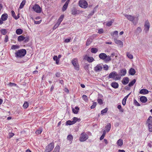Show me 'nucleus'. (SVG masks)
Listing matches in <instances>:
<instances>
[{
	"label": "nucleus",
	"instance_id": "6",
	"mask_svg": "<svg viewBox=\"0 0 152 152\" xmlns=\"http://www.w3.org/2000/svg\"><path fill=\"white\" fill-rule=\"evenodd\" d=\"M72 63L75 69L76 70H78L79 69V66L77 59L75 58L73 59L72 61Z\"/></svg>",
	"mask_w": 152,
	"mask_h": 152
},
{
	"label": "nucleus",
	"instance_id": "62",
	"mask_svg": "<svg viewBox=\"0 0 152 152\" xmlns=\"http://www.w3.org/2000/svg\"><path fill=\"white\" fill-rule=\"evenodd\" d=\"M34 23L36 24H39L41 23V21H37L34 20Z\"/></svg>",
	"mask_w": 152,
	"mask_h": 152
},
{
	"label": "nucleus",
	"instance_id": "30",
	"mask_svg": "<svg viewBox=\"0 0 152 152\" xmlns=\"http://www.w3.org/2000/svg\"><path fill=\"white\" fill-rule=\"evenodd\" d=\"M23 31L20 28H18L16 30V33L18 35H20L21 34L23 33Z\"/></svg>",
	"mask_w": 152,
	"mask_h": 152
},
{
	"label": "nucleus",
	"instance_id": "22",
	"mask_svg": "<svg viewBox=\"0 0 152 152\" xmlns=\"http://www.w3.org/2000/svg\"><path fill=\"white\" fill-rule=\"evenodd\" d=\"M8 18V15L6 13H5L3 14L1 17V19L3 21H4L7 19V18Z\"/></svg>",
	"mask_w": 152,
	"mask_h": 152
},
{
	"label": "nucleus",
	"instance_id": "12",
	"mask_svg": "<svg viewBox=\"0 0 152 152\" xmlns=\"http://www.w3.org/2000/svg\"><path fill=\"white\" fill-rule=\"evenodd\" d=\"M115 42L117 44L120 46L121 48H122L123 46V42L120 40H118L114 38V39Z\"/></svg>",
	"mask_w": 152,
	"mask_h": 152
},
{
	"label": "nucleus",
	"instance_id": "60",
	"mask_svg": "<svg viewBox=\"0 0 152 152\" xmlns=\"http://www.w3.org/2000/svg\"><path fill=\"white\" fill-rule=\"evenodd\" d=\"M8 37L7 35H6L5 36V39H4V42H7L8 41Z\"/></svg>",
	"mask_w": 152,
	"mask_h": 152
},
{
	"label": "nucleus",
	"instance_id": "29",
	"mask_svg": "<svg viewBox=\"0 0 152 152\" xmlns=\"http://www.w3.org/2000/svg\"><path fill=\"white\" fill-rule=\"evenodd\" d=\"M79 109L78 107H75V109H72V111L74 113L76 114L77 113Z\"/></svg>",
	"mask_w": 152,
	"mask_h": 152
},
{
	"label": "nucleus",
	"instance_id": "21",
	"mask_svg": "<svg viewBox=\"0 0 152 152\" xmlns=\"http://www.w3.org/2000/svg\"><path fill=\"white\" fill-rule=\"evenodd\" d=\"M140 101L143 103H145L147 101L146 97L145 96H141L140 98Z\"/></svg>",
	"mask_w": 152,
	"mask_h": 152
},
{
	"label": "nucleus",
	"instance_id": "11",
	"mask_svg": "<svg viewBox=\"0 0 152 152\" xmlns=\"http://www.w3.org/2000/svg\"><path fill=\"white\" fill-rule=\"evenodd\" d=\"M102 69V66L101 64H97L94 67V70L96 72L101 71Z\"/></svg>",
	"mask_w": 152,
	"mask_h": 152
},
{
	"label": "nucleus",
	"instance_id": "37",
	"mask_svg": "<svg viewBox=\"0 0 152 152\" xmlns=\"http://www.w3.org/2000/svg\"><path fill=\"white\" fill-rule=\"evenodd\" d=\"M26 0H23L22 1V2L20 4V5L19 7V8L20 9H22L24 5L26 3Z\"/></svg>",
	"mask_w": 152,
	"mask_h": 152
},
{
	"label": "nucleus",
	"instance_id": "28",
	"mask_svg": "<svg viewBox=\"0 0 152 152\" xmlns=\"http://www.w3.org/2000/svg\"><path fill=\"white\" fill-rule=\"evenodd\" d=\"M18 40L19 42H21L24 40L25 39V37L22 35L20 36L18 38Z\"/></svg>",
	"mask_w": 152,
	"mask_h": 152
},
{
	"label": "nucleus",
	"instance_id": "48",
	"mask_svg": "<svg viewBox=\"0 0 152 152\" xmlns=\"http://www.w3.org/2000/svg\"><path fill=\"white\" fill-rule=\"evenodd\" d=\"M1 33L2 34L5 35L7 34V32L6 29H2L1 30Z\"/></svg>",
	"mask_w": 152,
	"mask_h": 152
},
{
	"label": "nucleus",
	"instance_id": "7",
	"mask_svg": "<svg viewBox=\"0 0 152 152\" xmlns=\"http://www.w3.org/2000/svg\"><path fill=\"white\" fill-rule=\"evenodd\" d=\"M150 27V24L148 20H146L145 22L144 25V29L146 33L148 32L149 31Z\"/></svg>",
	"mask_w": 152,
	"mask_h": 152
},
{
	"label": "nucleus",
	"instance_id": "43",
	"mask_svg": "<svg viewBox=\"0 0 152 152\" xmlns=\"http://www.w3.org/2000/svg\"><path fill=\"white\" fill-rule=\"evenodd\" d=\"M142 31V29L140 27H138L137 28V30H136L137 33L139 34Z\"/></svg>",
	"mask_w": 152,
	"mask_h": 152
},
{
	"label": "nucleus",
	"instance_id": "45",
	"mask_svg": "<svg viewBox=\"0 0 152 152\" xmlns=\"http://www.w3.org/2000/svg\"><path fill=\"white\" fill-rule=\"evenodd\" d=\"M42 132V129H39L37 130L36 131L35 133L37 134H40Z\"/></svg>",
	"mask_w": 152,
	"mask_h": 152
},
{
	"label": "nucleus",
	"instance_id": "31",
	"mask_svg": "<svg viewBox=\"0 0 152 152\" xmlns=\"http://www.w3.org/2000/svg\"><path fill=\"white\" fill-rule=\"evenodd\" d=\"M111 34L114 37H116L118 36V31H115L113 33H111Z\"/></svg>",
	"mask_w": 152,
	"mask_h": 152
},
{
	"label": "nucleus",
	"instance_id": "39",
	"mask_svg": "<svg viewBox=\"0 0 152 152\" xmlns=\"http://www.w3.org/2000/svg\"><path fill=\"white\" fill-rule=\"evenodd\" d=\"M113 21L114 20H113L110 21H109L106 24V25L108 26H111Z\"/></svg>",
	"mask_w": 152,
	"mask_h": 152
},
{
	"label": "nucleus",
	"instance_id": "46",
	"mask_svg": "<svg viewBox=\"0 0 152 152\" xmlns=\"http://www.w3.org/2000/svg\"><path fill=\"white\" fill-rule=\"evenodd\" d=\"M73 122L72 121H71L69 120L68 121L66 122V124L67 125H72L74 124V123H73Z\"/></svg>",
	"mask_w": 152,
	"mask_h": 152
},
{
	"label": "nucleus",
	"instance_id": "50",
	"mask_svg": "<svg viewBox=\"0 0 152 152\" xmlns=\"http://www.w3.org/2000/svg\"><path fill=\"white\" fill-rule=\"evenodd\" d=\"M28 103L27 102H25L23 104V107L25 108H26L28 107Z\"/></svg>",
	"mask_w": 152,
	"mask_h": 152
},
{
	"label": "nucleus",
	"instance_id": "23",
	"mask_svg": "<svg viewBox=\"0 0 152 152\" xmlns=\"http://www.w3.org/2000/svg\"><path fill=\"white\" fill-rule=\"evenodd\" d=\"M135 72V69L132 68H131L129 71V74L132 75H134Z\"/></svg>",
	"mask_w": 152,
	"mask_h": 152
},
{
	"label": "nucleus",
	"instance_id": "5",
	"mask_svg": "<svg viewBox=\"0 0 152 152\" xmlns=\"http://www.w3.org/2000/svg\"><path fill=\"white\" fill-rule=\"evenodd\" d=\"M79 6L85 9L87 7L88 4L85 0H80L79 1Z\"/></svg>",
	"mask_w": 152,
	"mask_h": 152
},
{
	"label": "nucleus",
	"instance_id": "16",
	"mask_svg": "<svg viewBox=\"0 0 152 152\" xmlns=\"http://www.w3.org/2000/svg\"><path fill=\"white\" fill-rule=\"evenodd\" d=\"M129 82V79L128 77H124L122 80V83L123 84L126 85Z\"/></svg>",
	"mask_w": 152,
	"mask_h": 152
},
{
	"label": "nucleus",
	"instance_id": "3",
	"mask_svg": "<svg viewBox=\"0 0 152 152\" xmlns=\"http://www.w3.org/2000/svg\"><path fill=\"white\" fill-rule=\"evenodd\" d=\"M108 77L110 78H113L115 80H119L121 78L120 75L118 74L115 71H113L110 73L108 76Z\"/></svg>",
	"mask_w": 152,
	"mask_h": 152
},
{
	"label": "nucleus",
	"instance_id": "35",
	"mask_svg": "<svg viewBox=\"0 0 152 152\" xmlns=\"http://www.w3.org/2000/svg\"><path fill=\"white\" fill-rule=\"evenodd\" d=\"M67 139L69 140L70 143H71L73 139L72 136L71 134L69 135L67 137Z\"/></svg>",
	"mask_w": 152,
	"mask_h": 152
},
{
	"label": "nucleus",
	"instance_id": "57",
	"mask_svg": "<svg viewBox=\"0 0 152 152\" xmlns=\"http://www.w3.org/2000/svg\"><path fill=\"white\" fill-rule=\"evenodd\" d=\"M104 32V30L102 28H100L98 30V33L99 34H101Z\"/></svg>",
	"mask_w": 152,
	"mask_h": 152
},
{
	"label": "nucleus",
	"instance_id": "33",
	"mask_svg": "<svg viewBox=\"0 0 152 152\" xmlns=\"http://www.w3.org/2000/svg\"><path fill=\"white\" fill-rule=\"evenodd\" d=\"M98 51L97 48H92L91 49V52L92 53H96Z\"/></svg>",
	"mask_w": 152,
	"mask_h": 152
},
{
	"label": "nucleus",
	"instance_id": "36",
	"mask_svg": "<svg viewBox=\"0 0 152 152\" xmlns=\"http://www.w3.org/2000/svg\"><path fill=\"white\" fill-rule=\"evenodd\" d=\"M136 82V80L135 79H134L132 81L129 83V86L130 87L132 86Z\"/></svg>",
	"mask_w": 152,
	"mask_h": 152
},
{
	"label": "nucleus",
	"instance_id": "34",
	"mask_svg": "<svg viewBox=\"0 0 152 152\" xmlns=\"http://www.w3.org/2000/svg\"><path fill=\"white\" fill-rule=\"evenodd\" d=\"M53 59L54 60L56 61V64H58L59 61V60L58 59V57H57V56H54V57H53Z\"/></svg>",
	"mask_w": 152,
	"mask_h": 152
},
{
	"label": "nucleus",
	"instance_id": "14",
	"mask_svg": "<svg viewBox=\"0 0 152 152\" xmlns=\"http://www.w3.org/2000/svg\"><path fill=\"white\" fill-rule=\"evenodd\" d=\"M69 1V0H68L66 1L65 4L62 7V10L64 12L66 10Z\"/></svg>",
	"mask_w": 152,
	"mask_h": 152
},
{
	"label": "nucleus",
	"instance_id": "2",
	"mask_svg": "<svg viewBox=\"0 0 152 152\" xmlns=\"http://www.w3.org/2000/svg\"><path fill=\"white\" fill-rule=\"evenodd\" d=\"M26 50L22 49L18 50L15 53V56L17 58H21L24 57L26 54Z\"/></svg>",
	"mask_w": 152,
	"mask_h": 152
},
{
	"label": "nucleus",
	"instance_id": "17",
	"mask_svg": "<svg viewBox=\"0 0 152 152\" xmlns=\"http://www.w3.org/2000/svg\"><path fill=\"white\" fill-rule=\"evenodd\" d=\"M84 59L86 60L89 62L91 63L93 62L94 60V58L91 57H87L86 56Z\"/></svg>",
	"mask_w": 152,
	"mask_h": 152
},
{
	"label": "nucleus",
	"instance_id": "63",
	"mask_svg": "<svg viewBox=\"0 0 152 152\" xmlns=\"http://www.w3.org/2000/svg\"><path fill=\"white\" fill-rule=\"evenodd\" d=\"M56 76L57 77H60V74L59 73H57L56 74Z\"/></svg>",
	"mask_w": 152,
	"mask_h": 152
},
{
	"label": "nucleus",
	"instance_id": "64",
	"mask_svg": "<svg viewBox=\"0 0 152 152\" xmlns=\"http://www.w3.org/2000/svg\"><path fill=\"white\" fill-rule=\"evenodd\" d=\"M24 40V41L25 42H28L29 40L28 38H26V37L25 38V39Z\"/></svg>",
	"mask_w": 152,
	"mask_h": 152
},
{
	"label": "nucleus",
	"instance_id": "10",
	"mask_svg": "<svg viewBox=\"0 0 152 152\" xmlns=\"http://www.w3.org/2000/svg\"><path fill=\"white\" fill-rule=\"evenodd\" d=\"M33 9L37 13H40L41 12V9L39 6L37 4H36L34 6Z\"/></svg>",
	"mask_w": 152,
	"mask_h": 152
},
{
	"label": "nucleus",
	"instance_id": "32",
	"mask_svg": "<svg viewBox=\"0 0 152 152\" xmlns=\"http://www.w3.org/2000/svg\"><path fill=\"white\" fill-rule=\"evenodd\" d=\"M11 14L12 16L13 17H14L15 19L16 20L18 19V18H19V16H18V17H17L15 16V12L14 11L12 10L11 11Z\"/></svg>",
	"mask_w": 152,
	"mask_h": 152
},
{
	"label": "nucleus",
	"instance_id": "38",
	"mask_svg": "<svg viewBox=\"0 0 152 152\" xmlns=\"http://www.w3.org/2000/svg\"><path fill=\"white\" fill-rule=\"evenodd\" d=\"M60 147L59 146H56L54 149L53 152H59Z\"/></svg>",
	"mask_w": 152,
	"mask_h": 152
},
{
	"label": "nucleus",
	"instance_id": "44",
	"mask_svg": "<svg viewBox=\"0 0 152 152\" xmlns=\"http://www.w3.org/2000/svg\"><path fill=\"white\" fill-rule=\"evenodd\" d=\"M83 99L86 102L88 101V98L87 96L85 95H83L82 96Z\"/></svg>",
	"mask_w": 152,
	"mask_h": 152
},
{
	"label": "nucleus",
	"instance_id": "59",
	"mask_svg": "<svg viewBox=\"0 0 152 152\" xmlns=\"http://www.w3.org/2000/svg\"><path fill=\"white\" fill-rule=\"evenodd\" d=\"M126 100H125V99H123L122 102V104L123 105H125L126 104Z\"/></svg>",
	"mask_w": 152,
	"mask_h": 152
},
{
	"label": "nucleus",
	"instance_id": "8",
	"mask_svg": "<svg viewBox=\"0 0 152 152\" xmlns=\"http://www.w3.org/2000/svg\"><path fill=\"white\" fill-rule=\"evenodd\" d=\"M88 137V136L84 132H83L81 134L80 138V140L81 142H84L87 140Z\"/></svg>",
	"mask_w": 152,
	"mask_h": 152
},
{
	"label": "nucleus",
	"instance_id": "49",
	"mask_svg": "<svg viewBox=\"0 0 152 152\" xmlns=\"http://www.w3.org/2000/svg\"><path fill=\"white\" fill-rule=\"evenodd\" d=\"M107 110H108L107 108L102 110L101 111V114H103L104 113H106L107 112Z\"/></svg>",
	"mask_w": 152,
	"mask_h": 152
},
{
	"label": "nucleus",
	"instance_id": "41",
	"mask_svg": "<svg viewBox=\"0 0 152 152\" xmlns=\"http://www.w3.org/2000/svg\"><path fill=\"white\" fill-rule=\"evenodd\" d=\"M60 24V23H59L57 22L56 23L55 25L53 27V30H55L57 28H58L59 25Z\"/></svg>",
	"mask_w": 152,
	"mask_h": 152
},
{
	"label": "nucleus",
	"instance_id": "1",
	"mask_svg": "<svg viewBox=\"0 0 152 152\" xmlns=\"http://www.w3.org/2000/svg\"><path fill=\"white\" fill-rule=\"evenodd\" d=\"M124 15L129 21L132 22L133 23L136 25L138 22V18L137 17L132 16L130 15L124 14Z\"/></svg>",
	"mask_w": 152,
	"mask_h": 152
},
{
	"label": "nucleus",
	"instance_id": "40",
	"mask_svg": "<svg viewBox=\"0 0 152 152\" xmlns=\"http://www.w3.org/2000/svg\"><path fill=\"white\" fill-rule=\"evenodd\" d=\"M19 48V46L18 45H12L11 47V49L13 50H15Z\"/></svg>",
	"mask_w": 152,
	"mask_h": 152
},
{
	"label": "nucleus",
	"instance_id": "15",
	"mask_svg": "<svg viewBox=\"0 0 152 152\" xmlns=\"http://www.w3.org/2000/svg\"><path fill=\"white\" fill-rule=\"evenodd\" d=\"M120 74H119L120 75V77H121V76H125L126 73V69H124L120 70Z\"/></svg>",
	"mask_w": 152,
	"mask_h": 152
},
{
	"label": "nucleus",
	"instance_id": "56",
	"mask_svg": "<svg viewBox=\"0 0 152 152\" xmlns=\"http://www.w3.org/2000/svg\"><path fill=\"white\" fill-rule=\"evenodd\" d=\"M105 60L106 61H110L111 60L110 56H107V57H106V58L105 59Z\"/></svg>",
	"mask_w": 152,
	"mask_h": 152
},
{
	"label": "nucleus",
	"instance_id": "52",
	"mask_svg": "<svg viewBox=\"0 0 152 152\" xmlns=\"http://www.w3.org/2000/svg\"><path fill=\"white\" fill-rule=\"evenodd\" d=\"M97 103L96 102H93L92 105L91 106V109L94 108L96 106Z\"/></svg>",
	"mask_w": 152,
	"mask_h": 152
},
{
	"label": "nucleus",
	"instance_id": "26",
	"mask_svg": "<svg viewBox=\"0 0 152 152\" xmlns=\"http://www.w3.org/2000/svg\"><path fill=\"white\" fill-rule=\"evenodd\" d=\"M117 143L118 146H121L123 144V140L121 139L118 140L117 141Z\"/></svg>",
	"mask_w": 152,
	"mask_h": 152
},
{
	"label": "nucleus",
	"instance_id": "4",
	"mask_svg": "<svg viewBox=\"0 0 152 152\" xmlns=\"http://www.w3.org/2000/svg\"><path fill=\"white\" fill-rule=\"evenodd\" d=\"M146 124L148 128V130L150 132H152V117L150 116L147 119Z\"/></svg>",
	"mask_w": 152,
	"mask_h": 152
},
{
	"label": "nucleus",
	"instance_id": "61",
	"mask_svg": "<svg viewBox=\"0 0 152 152\" xmlns=\"http://www.w3.org/2000/svg\"><path fill=\"white\" fill-rule=\"evenodd\" d=\"M71 40V39H66L64 40V42L66 43L69 42Z\"/></svg>",
	"mask_w": 152,
	"mask_h": 152
},
{
	"label": "nucleus",
	"instance_id": "9",
	"mask_svg": "<svg viewBox=\"0 0 152 152\" xmlns=\"http://www.w3.org/2000/svg\"><path fill=\"white\" fill-rule=\"evenodd\" d=\"M54 147V145L53 143H51L49 144L46 148L45 152H50L53 149Z\"/></svg>",
	"mask_w": 152,
	"mask_h": 152
},
{
	"label": "nucleus",
	"instance_id": "13",
	"mask_svg": "<svg viewBox=\"0 0 152 152\" xmlns=\"http://www.w3.org/2000/svg\"><path fill=\"white\" fill-rule=\"evenodd\" d=\"M80 12V11L77 10L75 8H73L71 10L72 14V15H76V14H79Z\"/></svg>",
	"mask_w": 152,
	"mask_h": 152
},
{
	"label": "nucleus",
	"instance_id": "58",
	"mask_svg": "<svg viewBox=\"0 0 152 152\" xmlns=\"http://www.w3.org/2000/svg\"><path fill=\"white\" fill-rule=\"evenodd\" d=\"M104 70H107L108 69V66L107 65H105L104 66Z\"/></svg>",
	"mask_w": 152,
	"mask_h": 152
},
{
	"label": "nucleus",
	"instance_id": "53",
	"mask_svg": "<svg viewBox=\"0 0 152 152\" xmlns=\"http://www.w3.org/2000/svg\"><path fill=\"white\" fill-rule=\"evenodd\" d=\"M97 102L99 104H103V101L102 100L100 99H99L97 100Z\"/></svg>",
	"mask_w": 152,
	"mask_h": 152
},
{
	"label": "nucleus",
	"instance_id": "25",
	"mask_svg": "<svg viewBox=\"0 0 152 152\" xmlns=\"http://www.w3.org/2000/svg\"><path fill=\"white\" fill-rule=\"evenodd\" d=\"M92 40L91 38H88L87 40L86 45V46H88L92 42Z\"/></svg>",
	"mask_w": 152,
	"mask_h": 152
},
{
	"label": "nucleus",
	"instance_id": "42",
	"mask_svg": "<svg viewBox=\"0 0 152 152\" xmlns=\"http://www.w3.org/2000/svg\"><path fill=\"white\" fill-rule=\"evenodd\" d=\"M127 56L130 59H132L133 58V55L130 54L129 53L127 52L126 53Z\"/></svg>",
	"mask_w": 152,
	"mask_h": 152
},
{
	"label": "nucleus",
	"instance_id": "27",
	"mask_svg": "<svg viewBox=\"0 0 152 152\" xmlns=\"http://www.w3.org/2000/svg\"><path fill=\"white\" fill-rule=\"evenodd\" d=\"M64 17V15H61L58 20L57 22L61 24V22L63 20V18Z\"/></svg>",
	"mask_w": 152,
	"mask_h": 152
},
{
	"label": "nucleus",
	"instance_id": "24",
	"mask_svg": "<svg viewBox=\"0 0 152 152\" xmlns=\"http://www.w3.org/2000/svg\"><path fill=\"white\" fill-rule=\"evenodd\" d=\"M111 127V124L110 123H108L105 126V128L106 129V131L107 132L110 130Z\"/></svg>",
	"mask_w": 152,
	"mask_h": 152
},
{
	"label": "nucleus",
	"instance_id": "51",
	"mask_svg": "<svg viewBox=\"0 0 152 152\" xmlns=\"http://www.w3.org/2000/svg\"><path fill=\"white\" fill-rule=\"evenodd\" d=\"M117 108L118 109H119L120 110V111L121 112H124V110L121 108V105H118V106Z\"/></svg>",
	"mask_w": 152,
	"mask_h": 152
},
{
	"label": "nucleus",
	"instance_id": "19",
	"mask_svg": "<svg viewBox=\"0 0 152 152\" xmlns=\"http://www.w3.org/2000/svg\"><path fill=\"white\" fill-rule=\"evenodd\" d=\"M149 91L148 90L145 89H142L140 91V93L142 94H145L148 93Z\"/></svg>",
	"mask_w": 152,
	"mask_h": 152
},
{
	"label": "nucleus",
	"instance_id": "20",
	"mask_svg": "<svg viewBox=\"0 0 152 152\" xmlns=\"http://www.w3.org/2000/svg\"><path fill=\"white\" fill-rule=\"evenodd\" d=\"M111 86L113 88H116L118 87V83L116 82H113L111 83Z\"/></svg>",
	"mask_w": 152,
	"mask_h": 152
},
{
	"label": "nucleus",
	"instance_id": "54",
	"mask_svg": "<svg viewBox=\"0 0 152 152\" xmlns=\"http://www.w3.org/2000/svg\"><path fill=\"white\" fill-rule=\"evenodd\" d=\"M14 135V134L13 133H9V136L8 138L10 139Z\"/></svg>",
	"mask_w": 152,
	"mask_h": 152
},
{
	"label": "nucleus",
	"instance_id": "47",
	"mask_svg": "<svg viewBox=\"0 0 152 152\" xmlns=\"http://www.w3.org/2000/svg\"><path fill=\"white\" fill-rule=\"evenodd\" d=\"M79 119L80 120V119H78L77 117H74L73 118V120L72 121L73 122V123H74V124H75V123H76L77 121Z\"/></svg>",
	"mask_w": 152,
	"mask_h": 152
},
{
	"label": "nucleus",
	"instance_id": "55",
	"mask_svg": "<svg viewBox=\"0 0 152 152\" xmlns=\"http://www.w3.org/2000/svg\"><path fill=\"white\" fill-rule=\"evenodd\" d=\"M134 103L135 105L137 106H140V104L135 100H134Z\"/></svg>",
	"mask_w": 152,
	"mask_h": 152
},
{
	"label": "nucleus",
	"instance_id": "18",
	"mask_svg": "<svg viewBox=\"0 0 152 152\" xmlns=\"http://www.w3.org/2000/svg\"><path fill=\"white\" fill-rule=\"evenodd\" d=\"M99 57L100 59L104 60L107 57V55L104 53H101L99 54Z\"/></svg>",
	"mask_w": 152,
	"mask_h": 152
}]
</instances>
